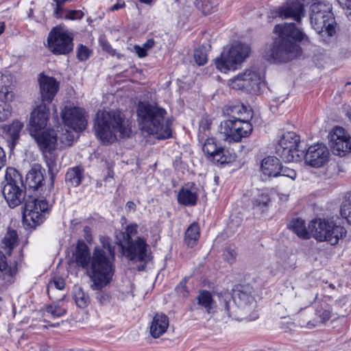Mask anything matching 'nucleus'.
I'll use <instances>...</instances> for the list:
<instances>
[{
    "instance_id": "nucleus-1",
    "label": "nucleus",
    "mask_w": 351,
    "mask_h": 351,
    "mask_svg": "<svg viewBox=\"0 0 351 351\" xmlns=\"http://www.w3.org/2000/svg\"><path fill=\"white\" fill-rule=\"evenodd\" d=\"M274 32L279 36L271 45L265 50V58L271 62H287L301 55L298 43L305 34L293 23L278 24Z\"/></svg>"
},
{
    "instance_id": "nucleus-2",
    "label": "nucleus",
    "mask_w": 351,
    "mask_h": 351,
    "mask_svg": "<svg viewBox=\"0 0 351 351\" xmlns=\"http://www.w3.org/2000/svg\"><path fill=\"white\" fill-rule=\"evenodd\" d=\"M96 136L103 145L115 143L118 138L128 137L131 132V123L123 112L116 110H99L94 123Z\"/></svg>"
},
{
    "instance_id": "nucleus-3",
    "label": "nucleus",
    "mask_w": 351,
    "mask_h": 351,
    "mask_svg": "<svg viewBox=\"0 0 351 351\" xmlns=\"http://www.w3.org/2000/svg\"><path fill=\"white\" fill-rule=\"evenodd\" d=\"M166 110L156 105L139 102L137 108L138 121L141 130L158 138H167L171 135L169 123L165 121Z\"/></svg>"
},
{
    "instance_id": "nucleus-4",
    "label": "nucleus",
    "mask_w": 351,
    "mask_h": 351,
    "mask_svg": "<svg viewBox=\"0 0 351 351\" xmlns=\"http://www.w3.org/2000/svg\"><path fill=\"white\" fill-rule=\"evenodd\" d=\"M232 302L231 301H223L221 311L226 315L223 319L226 322V318H232L237 320L243 319H254L257 317L256 314L251 315V313L256 307V300L252 295V287L250 286H237L232 291Z\"/></svg>"
},
{
    "instance_id": "nucleus-5",
    "label": "nucleus",
    "mask_w": 351,
    "mask_h": 351,
    "mask_svg": "<svg viewBox=\"0 0 351 351\" xmlns=\"http://www.w3.org/2000/svg\"><path fill=\"white\" fill-rule=\"evenodd\" d=\"M49 114L46 104H42L32 112L29 119V133L43 150L54 149L57 143L56 132L45 129Z\"/></svg>"
},
{
    "instance_id": "nucleus-6",
    "label": "nucleus",
    "mask_w": 351,
    "mask_h": 351,
    "mask_svg": "<svg viewBox=\"0 0 351 351\" xmlns=\"http://www.w3.org/2000/svg\"><path fill=\"white\" fill-rule=\"evenodd\" d=\"M74 262L77 266L86 269L93 282L91 288L93 290H101L110 282L103 271H97L93 266V253L91 254L88 246L83 241H78L73 254Z\"/></svg>"
},
{
    "instance_id": "nucleus-7",
    "label": "nucleus",
    "mask_w": 351,
    "mask_h": 351,
    "mask_svg": "<svg viewBox=\"0 0 351 351\" xmlns=\"http://www.w3.org/2000/svg\"><path fill=\"white\" fill-rule=\"evenodd\" d=\"M234 108L238 112H241V110L245 111L246 116L221 122L219 128V133L223 135L224 140L229 142H239L242 138L248 136L252 132V125L249 122V119L252 117L251 111L247 110L243 106Z\"/></svg>"
},
{
    "instance_id": "nucleus-8",
    "label": "nucleus",
    "mask_w": 351,
    "mask_h": 351,
    "mask_svg": "<svg viewBox=\"0 0 351 351\" xmlns=\"http://www.w3.org/2000/svg\"><path fill=\"white\" fill-rule=\"evenodd\" d=\"M51 189L45 190L43 193H34L29 196L25 202L23 213L24 220L32 227L41 224L45 219V215L49 209V201L47 199Z\"/></svg>"
},
{
    "instance_id": "nucleus-9",
    "label": "nucleus",
    "mask_w": 351,
    "mask_h": 351,
    "mask_svg": "<svg viewBox=\"0 0 351 351\" xmlns=\"http://www.w3.org/2000/svg\"><path fill=\"white\" fill-rule=\"evenodd\" d=\"M329 2L318 1L311 5L310 23L318 34H326L332 36L335 34V17Z\"/></svg>"
},
{
    "instance_id": "nucleus-10",
    "label": "nucleus",
    "mask_w": 351,
    "mask_h": 351,
    "mask_svg": "<svg viewBox=\"0 0 351 351\" xmlns=\"http://www.w3.org/2000/svg\"><path fill=\"white\" fill-rule=\"evenodd\" d=\"M101 246H97L93 250V266L97 271H103L104 277L107 276L110 282L114 274V246L108 237L100 238Z\"/></svg>"
},
{
    "instance_id": "nucleus-11",
    "label": "nucleus",
    "mask_w": 351,
    "mask_h": 351,
    "mask_svg": "<svg viewBox=\"0 0 351 351\" xmlns=\"http://www.w3.org/2000/svg\"><path fill=\"white\" fill-rule=\"evenodd\" d=\"M308 228L317 241H326L332 245L337 244L347 233L343 226L330 219H315L310 222Z\"/></svg>"
},
{
    "instance_id": "nucleus-12",
    "label": "nucleus",
    "mask_w": 351,
    "mask_h": 351,
    "mask_svg": "<svg viewBox=\"0 0 351 351\" xmlns=\"http://www.w3.org/2000/svg\"><path fill=\"white\" fill-rule=\"evenodd\" d=\"M2 193L10 208L18 206L25 200V186L21 174L16 169L7 168Z\"/></svg>"
},
{
    "instance_id": "nucleus-13",
    "label": "nucleus",
    "mask_w": 351,
    "mask_h": 351,
    "mask_svg": "<svg viewBox=\"0 0 351 351\" xmlns=\"http://www.w3.org/2000/svg\"><path fill=\"white\" fill-rule=\"evenodd\" d=\"M250 52V48L247 45L236 43L227 51H223L215 60L216 67L223 73L234 70L237 64L241 63L249 56Z\"/></svg>"
},
{
    "instance_id": "nucleus-14",
    "label": "nucleus",
    "mask_w": 351,
    "mask_h": 351,
    "mask_svg": "<svg viewBox=\"0 0 351 351\" xmlns=\"http://www.w3.org/2000/svg\"><path fill=\"white\" fill-rule=\"evenodd\" d=\"M300 136L294 132H286L276 145V153L286 162L298 160L300 158Z\"/></svg>"
},
{
    "instance_id": "nucleus-15",
    "label": "nucleus",
    "mask_w": 351,
    "mask_h": 351,
    "mask_svg": "<svg viewBox=\"0 0 351 351\" xmlns=\"http://www.w3.org/2000/svg\"><path fill=\"white\" fill-rule=\"evenodd\" d=\"M262 74L255 68L245 69L243 72L230 79L229 86L235 90H244L247 92L256 91L263 82Z\"/></svg>"
},
{
    "instance_id": "nucleus-16",
    "label": "nucleus",
    "mask_w": 351,
    "mask_h": 351,
    "mask_svg": "<svg viewBox=\"0 0 351 351\" xmlns=\"http://www.w3.org/2000/svg\"><path fill=\"white\" fill-rule=\"evenodd\" d=\"M47 46L53 54H67L73 48V37L63 27H53L48 35Z\"/></svg>"
},
{
    "instance_id": "nucleus-17",
    "label": "nucleus",
    "mask_w": 351,
    "mask_h": 351,
    "mask_svg": "<svg viewBox=\"0 0 351 351\" xmlns=\"http://www.w3.org/2000/svg\"><path fill=\"white\" fill-rule=\"evenodd\" d=\"M123 254L130 261L148 262L151 258V252L146 240L138 237L135 240L125 243H120Z\"/></svg>"
},
{
    "instance_id": "nucleus-18",
    "label": "nucleus",
    "mask_w": 351,
    "mask_h": 351,
    "mask_svg": "<svg viewBox=\"0 0 351 351\" xmlns=\"http://www.w3.org/2000/svg\"><path fill=\"white\" fill-rule=\"evenodd\" d=\"M329 136L333 154L343 157L351 152V136L342 127L335 126Z\"/></svg>"
},
{
    "instance_id": "nucleus-19",
    "label": "nucleus",
    "mask_w": 351,
    "mask_h": 351,
    "mask_svg": "<svg viewBox=\"0 0 351 351\" xmlns=\"http://www.w3.org/2000/svg\"><path fill=\"white\" fill-rule=\"evenodd\" d=\"M203 151L213 161L219 164L230 163L234 160L235 154L219 145L213 138H207L203 146Z\"/></svg>"
},
{
    "instance_id": "nucleus-20",
    "label": "nucleus",
    "mask_w": 351,
    "mask_h": 351,
    "mask_svg": "<svg viewBox=\"0 0 351 351\" xmlns=\"http://www.w3.org/2000/svg\"><path fill=\"white\" fill-rule=\"evenodd\" d=\"M85 111L79 107L65 106L61 117L66 125L76 132L85 130L87 121L84 116Z\"/></svg>"
},
{
    "instance_id": "nucleus-21",
    "label": "nucleus",
    "mask_w": 351,
    "mask_h": 351,
    "mask_svg": "<svg viewBox=\"0 0 351 351\" xmlns=\"http://www.w3.org/2000/svg\"><path fill=\"white\" fill-rule=\"evenodd\" d=\"M274 17L282 19H291L299 23L305 15L304 5L298 1L288 2L271 12Z\"/></svg>"
},
{
    "instance_id": "nucleus-22",
    "label": "nucleus",
    "mask_w": 351,
    "mask_h": 351,
    "mask_svg": "<svg viewBox=\"0 0 351 351\" xmlns=\"http://www.w3.org/2000/svg\"><path fill=\"white\" fill-rule=\"evenodd\" d=\"M329 151L322 143H317L308 147L305 155L306 162L313 167H320L328 160Z\"/></svg>"
},
{
    "instance_id": "nucleus-23",
    "label": "nucleus",
    "mask_w": 351,
    "mask_h": 351,
    "mask_svg": "<svg viewBox=\"0 0 351 351\" xmlns=\"http://www.w3.org/2000/svg\"><path fill=\"white\" fill-rule=\"evenodd\" d=\"M39 85L43 104L51 103L58 93L59 83L53 77L40 75Z\"/></svg>"
},
{
    "instance_id": "nucleus-24",
    "label": "nucleus",
    "mask_w": 351,
    "mask_h": 351,
    "mask_svg": "<svg viewBox=\"0 0 351 351\" xmlns=\"http://www.w3.org/2000/svg\"><path fill=\"white\" fill-rule=\"evenodd\" d=\"M45 169L39 164H34L26 175V183L35 193H43Z\"/></svg>"
},
{
    "instance_id": "nucleus-25",
    "label": "nucleus",
    "mask_w": 351,
    "mask_h": 351,
    "mask_svg": "<svg viewBox=\"0 0 351 351\" xmlns=\"http://www.w3.org/2000/svg\"><path fill=\"white\" fill-rule=\"evenodd\" d=\"M169 326V317L164 313H156L150 322L149 334L153 338H158L166 332Z\"/></svg>"
},
{
    "instance_id": "nucleus-26",
    "label": "nucleus",
    "mask_w": 351,
    "mask_h": 351,
    "mask_svg": "<svg viewBox=\"0 0 351 351\" xmlns=\"http://www.w3.org/2000/svg\"><path fill=\"white\" fill-rule=\"evenodd\" d=\"M23 128V123L19 120H14L11 124L2 126L3 135L11 149H14L16 145Z\"/></svg>"
},
{
    "instance_id": "nucleus-27",
    "label": "nucleus",
    "mask_w": 351,
    "mask_h": 351,
    "mask_svg": "<svg viewBox=\"0 0 351 351\" xmlns=\"http://www.w3.org/2000/svg\"><path fill=\"white\" fill-rule=\"evenodd\" d=\"M280 160L275 156L265 158L261 165L262 173L269 177L279 176Z\"/></svg>"
},
{
    "instance_id": "nucleus-28",
    "label": "nucleus",
    "mask_w": 351,
    "mask_h": 351,
    "mask_svg": "<svg viewBox=\"0 0 351 351\" xmlns=\"http://www.w3.org/2000/svg\"><path fill=\"white\" fill-rule=\"evenodd\" d=\"M13 76L9 73H0V93L3 94L5 99L12 101L14 93L12 92Z\"/></svg>"
},
{
    "instance_id": "nucleus-29",
    "label": "nucleus",
    "mask_w": 351,
    "mask_h": 351,
    "mask_svg": "<svg viewBox=\"0 0 351 351\" xmlns=\"http://www.w3.org/2000/svg\"><path fill=\"white\" fill-rule=\"evenodd\" d=\"M330 300V297H324V300H322L321 302H319L315 304V314L318 317H319V322L321 323L328 321L332 316V313L331 306L327 302L328 300Z\"/></svg>"
},
{
    "instance_id": "nucleus-30",
    "label": "nucleus",
    "mask_w": 351,
    "mask_h": 351,
    "mask_svg": "<svg viewBox=\"0 0 351 351\" xmlns=\"http://www.w3.org/2000/svg\"><path fill=\"white\" fill-rule=\"evenodd\" d=\"M84 178V169L76 166L68 169L65 175V181L72 186H78Z\"/></svg>"
},
{
    "instance_id": "nucleus-31",
    "label": "nucleus",
    "mask_w": 351,
    "mask_h": 351,
    "mask_svg": "<svg viewBox=\"0 0 351 351\" xmlns=\"http://www.w3.org/2000/svg\"><path fill=\"white\" fill-rule=\"evenodd\" d=\"M200 235L197 223H192L186 229L184 234V243L189 247H193L197 243Z\"/></svg>"
},
{
    "instance_id": "nucleus-32",
    "label": "nucleus",
    "mask_w": 351,
    "mask_h": 351,
    "mask_svg": "<svg viewBox=\"0 0 351 351\" xmlns=\"http://www.w3.org/2000/svg\"><path fill=\"white\" fill-rule=\"evenodd\" d=\"M197 200V194L195 191L183 187L178 195V202L184 206H194Z\"/></svg>"
},
{
    "instance_id": "nucleus-33",
    "label": "nucleus",
    "mask_w": 351,
    "mask_h": 351,
    "mask_svg": "<svg viewBox=\"0 0 351 351\" xmlns=\"http://www.w3.org/2000/svg\"><path fill=\"white\" fill-rule=\"evenodd\" d=\"M289 229L293 230L299 237L308 239L309 232L306 229L304 220L300 218H293L288 224Z\"/></svg>"
},
{
    "instance_id": "nucleus-34",
    "label": "nucleus",
    "mask_w": 351,
    "mask_h": 351,
    "mask_svg": "<svg viewBox=\"0 0 351 351\" xmlns=\"http://www.w3.org/2000/svg\"><path fill=\"white\" fill-rule=\"evenodd\" d=\"M270 204L271 199L269 196L265 193L258 195L252 200L253 209L260 213L267 211Z\"/></svg>"
},
{
    "instance_id": "nucleus-35",
    "label": "nucleus",
    "mask_w": 351,
    "mask_h": 351,
    "mask_svg": "<svg viewBox=\"0 0 351 351\" xmlns=\"http://www.w3.org/2000/svg\"><path fill=\"white\" fill-rule=\"evenodd\" d=\"M73 296L75 304L80 308H84L90 304V300L88 294L81 287H74Z\"/></svg>"
},
{
    "instance_id": "nucleus-36",
    "label": "nucleus",
    "mask_w": 351,
    "mask_h": 351,
    "mask_svg": "<svg viewBox=\"0 0 351 351\" xmlns=\"http://www.w3.org/2000/svg\"><path fill=\"white\" fill-rule=\"evenodd\" d=\"M198 304L204 308L206 312L208 314L213 313V297L208 291H201L197 296Z\"/></svg>"
},
{
    "instance_id": "nucleus-37",
    "label": "nucleus",
    "mask_w": 351,
    "mask_h": 351,
    "mask_svg": "<svg viewBox=\"0 0 351 351\" xmlns=\"http://www.w3.org/2000/svg\"><path fill=\"white\" fill-rule=\"evenodd\" d=\"M45 158H46L45 162H46L47 166L48 167V172L50 175L51 183H50L49 188L53 189L54 178L56 176V174L58 173L59 169L58 167L56 160L53 156H46Z\"/></svg>"
},
{
    "instance_id": "nucleus-38",
    "label": "nucleus",
    "mask_w": 351,
    "mask_h": 351,
    "mask_svg": "<svg viewBox=\"0 0 351 351\" xmlns=\"http://www.w3.org/2000/svg\"><path fill=\"white\" fill-rule=\"evenodd\" d=\"M138 225L136 223H132L127 226L124 232H122L123 240L119 242L120 243H125L133 241V237L136 236L138 233Z\"/></svg>"
},
{
    "instance_id": "nucleus-39",
    "label": "nucleus",
    "mask_w": 351,
    "mask_h": 351,
    "mask_svg": "<svg viewBox=\"0 0 351 351\" xmlns=\"http://www.w3.org/2000/svg\"><path fill=\"white\" fill-rule=\"evenodd\" d=\"M10 101L4 97L0 98V121H4L11 116L12 106Z\"/></svg>"
},
{
    "instance_id": "nucleus-40",
    "label": "nucleus",
    "mask_w": 351,
    "mask_h": 351,
    "mask_svg": "<svg viewBox=\"0 0 351 351\" xmlns=\"http://www.w3.org/2000/svg\"><path fill=\"white\" fill-rule=\"evenodd\" d=\"M195 5L204 14H210L215 8V3L211 0H195Z\"/></svg>"
},
{
    "instance_id": "nucleus-41",
    "label": "nucleus",
    "mask_w": 351,
    "mask_h": 351,
    "mask_svg": "<svg viewBox=\"0 0 351 351\" xmlns=\"http://www.w3.org/2000/svg\"><path fill=\"white\" fill-rule=\"evenodd\" d=\"M18 234L16 230L8 229L3 239V243L10 248H12L17 243Z\"/></svg>"
},
{
    "instance_id": "nucleus-42",
    "label": "nucleus",
    "mask_w": 351,
    "mask_h": 351,
    "mask_svg": "<svg viewBox=\"0 0 351 351\" xmlns=\"http://www.w3.org/2000/svg\"><path fill=\"white\" fill-rule=\"evenodd\" d=\"M194 59L199 65H204L207 62V53L204 47H199L194 50Z\"/></svg>"
},
{
    "instance_id": "nucleus-43",
    "label": "nucleus",
    "mask_w": 351,
    "mask_h": 351,
    "mask_svg": "<svg viewBox=\"0 0 351 351\" xmlns=\"http://www.w3.org/2000/svg\"><path fill=\"white\" fill-rule=\"evenodd\" d=\"M0 271L9 276H12L16 273L15 268L8 266L6 257L1 252H0Z\"/></svg>"
},
{
    "instance_id": "nucleus-44",
    "label": "nucleus",
    "mask_w": 351,
    "mask_h": 351,
    "mask_svg": "<svg viewBox=\"0 0 351 351\" xmlns=\"http://www.w3.org/2000/svg\"><path fill=\"white\" fill-rule=\"evenodd\" d=\"M341 216L351 224V200L347 199L342 204L340 210Z\"/></svg>"
},
{
    "instance_id": "nucleus-45",
    "label": "nucleus",
    "mask_w": 351,
    "mask_h": 351,
    "mask_svg": "<svg viewBox=\"0 0 351 351\" xmlns=\"http://www.w3.org/2000/svg\"><path fill=\"white\" fill-rule=\"evenodd\" d=\"M53 1L56 3L53 10L54 17L56 19H63L66 10L63 8V5L66 3V1L63 0H53Z\"/></svg>"
},
{
    "instance_id": "nucleus-46",
    "label": "nucleus",
    "mask_w": 351,
    "mask_h": 351,
    "mask_svg": "<svg viewBox=\"0 0 351 351\" xmlns=\"http://www.w3.org/2000/svg\"><path fill=\"white\" fill-rule=\"evenodd\" d=\"M46 311L54 317H61L66 313V310L56 304L49 305Z\"/></svg>"
},
{
    "instance_id": "nucleus-47",
    "label": "nucleus",
    "mask_w": 351,
    "mask_h": 351,
    "mask_svg": "<svg viewBox=\"0 0 351 351\" xmlns=\"http://www.w3.org/2000/svg\"><path fill=\"white\" fill-rule=\"evenodd\" d=\"M65 282L64 280L61 278H54L53 280L50 281L47 286V293L49 295L50 291L53 289L62 290L64 289Z\"/></svg>"
},
{
    "instance_id": "nucleus-48",
    "label": "nucleus",
    "mask_w": 351,
    "mask_h": 351,
    "mask_svg": "<svg viewBox=\"0 0 351 351\" xmlns=\"http://www.w3.org/2000/svg\"><path fill=\"white\" fill-rule=\"evenodd\" d=\"M84 16V13L81 10H65V14L63 19L65 20H77L81 19Z\"/></svg>"
},
{
    "instance_id": "nucleus-49",
    "label": "nucleus",
    "mask_w": 351,
    "mask_h": 351,
    "mask_svg": "<svg viewBox=\"0 0 351 351\" xmlns=\"http://www.w3.org/2000/svg\"><path fill=\"white\" fill-rule=\"evenodd\" d=\"M90 52V50L87 47L81 45L77 50V58L80 61H85L88 58Z\"/></svg>"
},
{
    "instance_id": "nucleus-50",
    "label": "nucleus",
    "mask_w": 351,
    "mask_h": 351,
    "mask_svg": "<svg viewBox=\"0 0 351 351\" xmlns=\"http://www.w3.org/2000/svg\"><path fill=\"white\" fill-rule=\"evenodd\" d=\"M279 176H285L291 178L293 180L296 178L297 173L295 171L291 168L283 167L280 165L279 167Z\"/></svg>"
},
{
    "instance_id": "nucleus-51",
    "label": "nucleus",
    "mask_w": 351,
    "mask_h": 351,
    "mask_svg": "<svg viewBox=\"0 0 351 351\" xmlns=\"http://www.w3.org/2000/svg\"><path fill=\"white\" fill-rule=\"evenodd\" d=\"M210 123L207 121H202L199 125L198 137L203 140L205 137L208 136V131L210 129Z\"/></svg>"
},
{
    "instance_id": "nucleus-52",
    "label": "nucleus",
    "mask_w": 351,
    "mask_h": 351,
    "mask_svg": "<svg viewBox=\"0 0 351 351\" xmlns=\"http://www.w3.org/2000/svg\"><path fill=\"white\" fill-rule=\"evenodd\" d=\"M224 258L230 263L234 262L237 253L234 250L227 248L223 252Z\"/></svg>"
},
{
    "instance_id": "nucleus-53",
    "label": "nucleus",
    "mask_w": 351,
    "mask_h": 351,
    "mask_svg": "<svg viewBox=\"0 0 351 351\" xmlns=\"http://www.w3.org/2000/svg\"><path fill=\"white\" fill-rule=\"evenodd\" d=\"M176 290L178 293H182L184 297L186 296L188 293V291H186V281H181L179 285L176 287Z\"/></svg>"
},
{
    "instance_id": "nucleus-54",
    "label": "nucleus",
    "mask_w": 351,
    "mask_h": 351,
    "mask_svg": "<svg viewBox=\"0 0 351 351\" xmlns=\"http://www.w3.org/2000/svg\"><path fill=\"white\" fill-rule=\"evenodd\" d=\"M102 49L112 56L115 54V49H114L107 42L102 43Z\"/></svg>"
},
{
    "instance_id": "nucleus-55",
    "label": "nucleus",
    "mask_w": 351,
    "mask_h": 351,
    "mask_svg": "<svg viewBox=\"0 0 351 351\" xmlns=\"http://www.w3.org/2000/svg\"><path fill=\"white\" fill-rule=\"evenodd\" d=\"M136 53L140 58H143L147 56V49L143 46H137L134 47Z\"/></svg>"
},
{
    "instance_id": "nucleus-56",
    "label": "nucleus",
    "mask_w": 351,
    "mask_h": 351,
    "mask_svg": "<svg viewBox=\"0 0 351 351\" xmlns=\"http://www.w3.org/2000/svg\"><path fill=\"white\" fill-rule=\"evenodd\" d=\"M343 9L351 10V0H337Z\"/></svg>"
},
{
    "instance_id": "nucleus-57",
    "label": "nucleus",
    "mask_w": 351,
    "mask_h": 351,
    "mask_svg": "<svg viewBox=\"0 0 351 351\" xmlns=\"http://www.w3.org/2000/svg\"><path fill=\"white\" fill-rule=\"evenodd\" d=\"M6 163L5 153L3 149L0 147V169L3 168Z\"/></svg>"
},
{
    "instance_id": "nucleus-58",
    "label": "nucleus",
    "mask_w": 351,
    "mask_h": 351,
    "mask_svg": "<svg viewBox=\"0 0 351 351\" xmlns=\"http://www.w3.org/2000/svg\"><path fill=\"white\" fill-rule=\"evenodd\" d=\"M108 298H109L108 295L107 294L104 293H99L97 294V300L101 304L105 303L106 301L108 300Z\"/></svg>"
},
{
    "instance_id": "nucleus-59",
    "label": "nucleus",
    "mask_w": 351,
    "mask_h": 351,
    "mask_svg": "<svg viewBox=\"0 0 351 351\" xmlns=\"http://www.w3.org/2000/svg\"><path fill=\"white\" fill-rule=\"evenodd\" d=\"M154 45V40L153 39H149L143 44V47L147 50L151 49Z\"/></svg>"
},
{
    "instance_id": "nucleus-60",
    "label": "nucleus",
    "mask_w": 351,
    "mask_h": 351,
    "mask_svg": "<svg viewBox=\"0 0 351 351\" xmlns=\"http://www.w3.org/2000/svg\"><path fill=\"white\" fill-rule=\"evenodd\" d=\"M300 3L304 5V7H305L307 5L313 4L315 3H317L318 1H321L320 0H297Z\"/></svg>"
},
{
    "instance_id": "nucleus-61",
    "label": "nucleus",
    "mask_w": 351,
    "mask_h": 351,
    "mask_svg": "<svg viewBox=\"0 0 351 351\" xmlns=\"http://www.w3.org/2000/svg\"><path fill=\"white\" fill-rule=\"evenodd\" d=\"M125 5V3L123 1H122L121 3L120 2H117V3H115L114 5H113L111 8V10H117L121 8H123Z\"/></svg>"
},
{
    "instance_id": "nucleus-62",
    "label": "nucleus",
    "mask_w": 351,
    "mask_h": 351,
    "mask_svg": "<svg viewBox=\"0 0 351 351\" xmlns=\"http://www.w3.org/2000/svg\"><path fill=\"white\" fill-rule=\"evenodd\" d=\"M125 207L128 210H134L136 209V204L133 202L129 201L126 203Z\"/></svg>"
},
{
    "instance_id": "nucleus-63",
    "label": "nucleus",
    "mask_w": 351,
    "mask_h": 351,
    "mask_svg": "<svg viewBox=\"0 0 351 351\" xmlns=\"http://www.w3.org/2000/svg\"><path fill=\"white\" fill-rule=\"evenodd\" d=\"M317 322H316V323H313V322H308L307 323V327H308V328H313L315 327V326L317 325Z\"/></svg>"
},
{
    "instance_id": "nucleus-64",
    "label": "nucleus",
    "mask_w": 351,
    "mask_h": 351,
    "mask_svg": "<svg viewBox=\"0 0 351 351\" xmlns=\"http://www.w3.org/2000/svg\"><path fill=\"white\" fill-rule=\"evenodd\" d=\"M5 29V23L3 22L0 23V35L3 32Z\"/></svg>"
}]
</instances>
